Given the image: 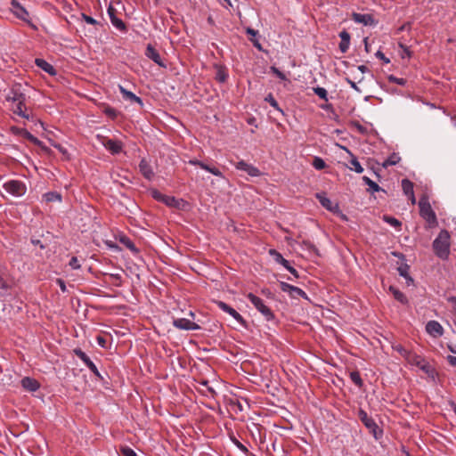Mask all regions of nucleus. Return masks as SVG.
<instances>
[{
  "instance_id": "1",
  "label": "nucleus",
  "mask_w": 456,
  "mask_h": 456,
  "mask_svg": "<svg viewBox=\"0 0 456 456\" xmlns=\"http://www.w3.org/2000/svg\"><path fill=\"white\" fill-rule=\"evenodd\" d=\"M26 94L21 84L12 85L5 94V102L9 110L15 115L27 120L33 119L30 110L26 105Z\"/></svg>"
},
{
  "instance_id": "2",
  "label": "nucleus",
  "mask_w": 456,
  "mask_h": 456,
  "mask_svg": "<svg viewBox=\"0 0 456 456\" xmlns=\"http://www.w3.org/2000/svg\"><path fill=\"white\" fill-rule=\"evenodd\" d=\"M450 233L446 230H442L433 241V250L437 257L447 260L450 256Z\"/></svg>"
},
{
  "instance_id": "3",
  "label": "nucleus",
  "mask_w": 456,
  "mask_h": 456,
  "mask_svg": "<svg viewBox=\"0 0 456 456\" xmlns=\"http://www.w3.org/2000/svg\"><path fill=\"white\" fill-rule=\"evenodd\" d=\"M406 362L412 365L418 367L423 372H425L428 377L435 378L436 371L435 369L429 364V362L423 358L421 355L417 354L416 353L411 352Z\"/></svg>"
},
{
  "instance_id": "4",
  "label": "nucleus",
  "mask_w": 456,
  "mask_h": 456,
  "mask_svg": "<svg viewBox=\"0 0 456 456\" xmlns=\"http://www.w3.org/2000/svg\"><path fill=\"white\" fill-rule=\"evenodd\" d=\"M3 188L13 197H21L27 191L25 183L19 180H9L3 184Z\"/></svg>"
},
{
  "instance_id": "5",
  "label": "nucleus",
  "mask_w": 456,
  "mask_h": 456,
  "mask_svg": "<svg viewBox=\"0 0 456 456\" xmlns=\"http://www.w3.org/2000/svg\"><path fill=\"white\" fill-rule=\"evenodd\" d=\"M247 298L265 316L267 321H270L273 318L272 310L267 305H265L262 298L258 297L253 293H248L247 295Z\"/></svg>"
},
{
  "instance_id": "6",
  "label": "nucleus",
  "mask_w": 456,
  "mask_h": 456,
  "mask_svg": "<svg viewBox=\"0 0 456 456\" xmlns=\"http://www.w3.org/2000/svg\"><path fill=\"white\" fill-rule=\"evenodd\" d=\"M420 216L430 224L436 223V216L433 211L428 200L425 198L419 200V202Z\"/></svg>"
},
{
  "instance_id": "7",
  "label": "nucleus",
  "mask_w": 456,
  "mask_h": 456,
  "mask_svg": "<svg viewBox=\"0 0 456 456\" xmlns=\"http://www.w3.org/2000/svg\"><path fill=\"white\" fill-rule=\"evenodd\" d=\"M358 418L363 423V425L374 435V436L377 437V430L379 429V427L375 420L370 417L368 413L362 409L359 410Z\"/></svg>"
},
{
  "instance_id": "8",
  "label": "nucleus",
  "mask_w": 456,
  "mask_h": 456,
  "mask_svg": "<svg viewBox=\"0 0 456 456\" xmlns=\"http://www.w3.org/2000/svg\"><path fill=\"white\" fill-rule=\"evenodd\" d=\"M11 12L13 15L26 22H29V14L28 11L16 0H11Z\"/></svg>"
},
{
  "instance_id": "9",
  "label": "nucleus",
  "mask_w": 456,
  "mask_h": 456,
  "mask_svg": "<svg viewBox=\"0 0 456 456\" xmlns=\"http://www.w3.org/2000/svg\"><path fill=\"white\" fill-rule=\"evenodd\" d=\"M173 325L176 329L183 330H198L200 329V326L199 324L186 318L174 319Z\"/></svg>"
},
{
  "instance_id": "10",
  "label": "nucleus",
  "mask_w": 456,
  "mask_h": 456,
  "mask_svg": "<svg viewBox=\"0 0 456 456\" xmlns=\"http://www.w3.org/2000/svg\"><path fill=\"white\" fill-rule=\"evenodd\" d=\"M426 331L435 338L444 335V328L437 321H429L426 324Z\"/></svg>"
},
{
  "instance_id": "11",
  "label": "nucleus",
  "mask_w": 456,
  "mask_h": 456,
  "mask_svg": "<svg viewBox=\"0 0 456 456\" xmlns=\"http://www.w3.org/2000/svg\"><path fill=\"white\" fill-rule=\"evenodd\" d=\"M235 167L238 170L246 172L251 177H256L261 175V172L257 167H254L251 164L245 162L244 160H240V161L237 162L235 164Z\"/></svg>"
},
{
  "instance_id": "12",
  "label": "nucleus",
  "mask_w": 456,
  "mask_h": 456,
  "mask_svg": "<svg viewBox=\"0 0 456 456\" xmlns=\"http://www.w3.org/2000/svg\"><path fill=\"white\" fill-rule=\"evenodd\" d=\"M74 353L94 375L98 377L100 376V372L96 365L91 361L86 353H84L81 349H75Z\"/></svg>"
},
{
  "instance_id": "13",
  "label": "nucleus",
  "mask_w": 456,
  "mask_h": 456,
  "mask_svg": "<svg viewBox=\"0 0 456 456\" xmlns=\"http://www.w3.org/2000/svg\"><path fill=\"white\" fill-rule=\"evenodd\" d=\"M352 19L354 22L364 26H374L376 24L373 16L368 13L354 12L352 14Z\"/></svg>"
},
{
  "instance_id": "14",
  "label": "nucleus",
  "mask_w": 456,
  "mask_h": 456,
  "mask_svg": "<svg viewBox=\"0 0 456 456\" xmlns=\"http://www.w3.org/2000/svg\"><path fill=\"white\" fill-rule=\"evenodd\" d=\"M316 198L319 200L321 205L325 208L327 210L332 213H338L339 207L338 203L332 202L329 198L325 196L323 193H317Z\"/></svg>"
},
{
  "instance_id": "15",
  "label": "nucleus",
  "mask_w": 456,
  "mask_h": 456,
  "mask_svg": "<svg viewBox=\"0 0 456 456\" xmlns=\"http://www.w3.org/2000/svg\"><path fill=\"white\" fill-rule=\"evenodd\" d=\"M188 163L190 165H192V166H198L200 167V168L211 173L212 175H216V176H218V177H221V178H224V175L223 173L216 167H211L200 160H198V159H190L188 161Z\"/></svg>"
},
{
  "instance_id": "16",
  "label": "nucleus",
  "mask_w": 456,
  "mask_h": 456,
  "mask_svg": "<svg viewBox=\"0 0 456 456\" xmlns=\"http://www.w3.org/2000/svg\"><path fill=\"white\" fill-rule=\"evenodd\" d=\"M217 305H218V307L222 311H224V312L227 313L228 314H230L239 323H240V324H244L245 323L243 317L235 309L231 307L226 303H224L223 301H219V302H217Z\"/></svg>"
},
{
  "instance_id": "17",
  "label": "nucleus",
  "mask_w": 456,
  "mask_h": 456,
  "mask_svg": "<svg viewBox=\"0 0 456 456\" xmlns=\"http://www.w3.org/2000/svg\"><path fill=\"white\" fill-rule=\"evenodd\" d=\"M102 144L112 154H118L122 151V143L118 140L105 139Z\"/></svg>"
},
{
  "instance_id": "18",
  "label": "nucleus",
  "mask_w": 456,
  "mask_h": 456,
  "mask_svg": "<svg viewBox=\"0 0 456 456\" xmlns=\"http://www.w3.org/2000/svg\"><path fill=\"white\" fill-rule=\"evenodd\" d=\"M139 170L141 174L143 175L144 178L151 181L154 177V172L151 167V165L148 163V161L144 159H142L139 163Z\"/></svg>"
},
{
  "instance_id": "19",
  "label": "nucleus",
  "mask_w": 456,
  "mask_h": 456,
  "mask_svg": "<svg viewBox=\"0 0 456 456\" xmlns=\"http://www.w3.org/2000/svg\"><path fill=\"white\" fill-rule=\"evenodd\" d=\"M118 89H119V92L121 93L123 98L126 100V101H129L131 102H136L138 103L140 106H142L143 103H142V100L136 96L134 93L126 90L125 87H123L122 86H118Z\"/></svg>"
},
{
  "instance_id": "20",
  "label": "nucleus",
  "mask_w": 456,
  "mask_h": 456,
  "mask_svg": "<svg viewBox=\"0 0 456 456\" xmlns=\"http://www.w3.org/2000/svg\"><path fill=\"white\" fill-rule=\"evenodd\" d=\"M145 55L152 60L156 64L163 67L164 64L162 63L161 58L158 51L151 45H148L145 51Z\"/></svg>"
},
{
  "instance_id": "21",
  "label": "nucleus",
  "mask_w": 456,
  "mask_h": 456,
  "mask_svg": "<svg viewBox=\"0 0 456 456\" xmlns=\"http://www.w3.org/2000/svg\"><path fill=\"white\" fill-rule=\"evenodd\" d=\"M339 37H340L341 41L339 43L338 47H339V50L341 51V53H345L349 49L351 37H350V34L346 30H342L339 33Z\"/></svg>"
},
{
  "instance_id": "22",
  "label": "nucleus",
  "mask_w": 456,
  "mask_h": 456,
  "mask_svg": "<svg viewBox=\"0 0 456 456\" xmlns=\"http://www.w3.org/2000/svg\"><path fill=\"white\" fill-rule=\"evenodd\" d=\"M402 187L404 194L409 197L412 204H415L416 199L413 192V183L408 179H403Z\"/></svg>"
},
{
  "instance_id": "23",
  "label": "nucleus",
  "mask_w": 456,
  "mask_h": 456,
  "mask_svg": "<svg viewBox=\"0 0 456 456\" xmlns=\"http://www.w3.org/2000/svg\"><path fill=\"white\" fill-rule=\"evenodd\" d=\"M21 386L24 389L30 392L37 391L40 387L39 383L36 379L29 377H25L21 379Z\"/></svg>"
},
{
  "instance_id": "24",
  "label": "nucleus",
  "mask_w": 456,
  "mask_h": 456,
  "mask_svg": "<svg viewBox=\"0 0 456 456\" xmlns=\"http://www.w3.org/2000/svg\"><path fill=\"white\" fill-rule=\"evenodd\" d=\"M35 63L37 64V67H39L41 69H43L46 73H48L50 75L56 74L55 69L53 67V65H51L45 60L38 58V59H36Z\"/></svg>"
},
{
  "instance_id": "25",
  "label": "nucleus",
  "mask_w": 456,
  "mask_h": 456,
  "mask_svg": "<svg viewBox=\"0 0 456 456\" xmlns=\"http://www.w3.org/2000/svg\"><path fill=\"white\" fill-rule=\"evenodd\" d=\"M346 151L352 156V159L350 160V167H349V168L351 170L355 171L358 174L362 173L363 172V168H362L361 163L358 161V159L354 156H353V154L348 150H346Z\"/></svg>"
},
{
  "instance_id": "26",
  "label": "nucleus",
  "mask_w": 456,
  "mask_h": 456,
  "mask_svg": "<svg viewBox=\"0 0 456 456\" xmlns=\"http://www.w3.org/2000/svg\"><path fill=\"white\" fill-rule=\"evenodd\" d=\"M269 254L273 257L274 261L281 264V265H283L284 267H286L289 262L288 260H286L282 256L281 254H280L278 251H276L275 249H270L269 250Z\"/></svg>"
},
{
  "instance_id": "27",
  "label": "nucleus",
  "mask_w": 456,
  "mask_h": 456,
  "mask_svg": "<svg viewBox=\"0 0 456 456\" xmlns=\"http://www.w3.org/2000/svg\"><path fill=\"white\" fill-rule=\"evenodd\" d=\"M401 160L400 156L397 153L391 154L382 164L383 167L387 168L390 166H395Z\"/></svg>"
},
{
  "instance_id": "28",
  "label": "nucleus",
  "mask_w": 456,
  "mask_h": 456,
  "mask_svg": "<svg viewBox=\"0 0 456 456\" xmlns=\"http://www.w3.org/2000/svg\"><path fill=\"white\" fill-rule=\"evenodd\" d=\"M46 202L61 201V195L56 191H49L43 195Z\"/></svg>"
},
{
  "instance_id": "29",
  "label": "nucleus",
  "mask_w": 456,
  "mask_h": 456,
  "mask_svg": "<svg viewBox=\"0 0 456 456\" xmlns=\"http://www.w3.org/2000/svg\"><path fill=\"white\" fill-rule=\"evenodd\" d=\"M362 181L369 186L368 190L371 192L379 191L381 190V188L379 186V184L377 183H375L374 181H372L368 176H363Z\"/></svg>"
},
{
  "instance_id": "30",
  "label": "nucleus",
  "mask_w": 456,
  "mask_h": 456,
  "mask_svg": "<svg viewBox=\"0 0 456 456\" xmlns=\"http://www.w3.org/2000/svg\"><path fill=\"white\" fill-rule=\"evenodd\" d=\"M390 291L393 293L395 298L401 302L402 304H406L407 303V298L405 297V295L399 291L398 289L393 288V287H390Z\"/></svg>"
},
{
  "instance_id": "31",
  "label": "nucleus",
  "mask_w": 456,
  "mask_h": 456,
  "mask_svg": "<svg viewBox=\"0 0 456 456\" xmlns=\"http://www.w3.org/2000/svg\"><path fill=\"white\" fill-rule=\"evenodd\" d=\"M399 274L405 278L408 286L413 283L412 278L408 274V266H401L398 268Z\"/></svg>"
},
{
  "instance_id": "32",
  "label": "nucleus",
  "mask_w": 456,
  "mask_h": 456,
  "mask_svg": "<svg viewBox=\"0 0 456 456\" xmlns=\"http://www.w3.org/2000/svg\"><path fill=\"white\" fill-rule=\"evenodd\" d=\"M110 22L117 29H118L120 31L126 30V24L121 19H119L118 17H112V20H110Z\"/></svg>"
},
{
  "instance_id": "33",
  "label": "nucleus",
  "mask_w": 456,
  "mask_h": 456,
  "mask_svg": "<svg viewBox=\"0 0 456 456\" xmlns=\"http://www.w3.org/2000/svg\"><path fill=\"white\" fill-rule=\"evenodd\" d=\"M289 296L292 297H304L307 298L306 293L301 289L300 288H297L296 286H292V289L290 290Z\"/></svg>"
},
{
  "instance_id": "34",
  "label": "nucleus",
  "mask_w": 456,
  "mask_h": 456,
  "mask_svg": "<svg viewBox=\"0 0 456 456\" xmlns=\"http://www.w3.org/2000/svg\"><path fill=\"white\" fill-rule=\"evenodd\" d=\"M312 165L317 170H322L326 167L324 160L320 157H314Z\"/></svg>"
},
{
  "instance_id": "35",
  "label": "nucleus",
  "mask_w": 456,
  "mask_h": 456,
  "mask_svg": "<svg viewBox=\"0 0 456 456\" xmlns=\"http://www.w3.org/2000/svg\"><path fill=\"white\" fill-rule=\"evenodd\" d=\"M314 92L316 95H318L321 99L327 101L328 100V93L327 90L323 87H314Z\"/></svg>"
},
{
  "instance_id": "36",
  "label": "nucleus",
  "mask_w": 456,
  "mask_h": 456,
  "mask_svg": "<svg viewBox=\"0 0 456 456\" xmlns=\"http://www.w3.org/2000/svg\"><path fill=\"white\" fill-rule=\"evenodd\" d=\"M168 207H177L178 200L172 196L165 195L163 201Z\"/></svg>"
},
{
  "instance_id": "37",
  "label": "nucleus",
  "mask_w": 456,
  "mask_h": 456,
  "mask_svg": "<svg viewBox=\"0 0 456 456\" xmlns=\"http://www.w3.org/2000/svg\"><path fill=\"white\" fill-rule=\"evenodd\" d=\"M395 350H396L405 360L408 359L410 354H411V351L405 349L403 346L397 345L395 347Z\"/></svg>"
},
{
  "instance_id": "38",
  "label": "nucleus",
  "mask_w": 456,
  "mask_h": 456,
  "mask_svg": "<svg viewBox=\"0 0 456 456\" xmlns=\"http://www.w3.org/2000/svg\"><path fill=\"white\" fill-rule=\"evenodd\" d=\"M383 219L386 223L389 224L390 225H392L395 228L401 226V222L395 217H392L389 216H384Z\"/></svg>"
},
{
  "instance_id": "39",
  "label": "nucleus",
  "mask_w": 456,
  "mask_h": 456,
  "mask_svg": "<svg viewBox=\"0 0 456 456\" xmlns=\"http://www.w3.org/2000/svg\"><path fill=\"white\" fill-rule=\"evenodd\" d=\"M228 77V75L226 73V71L224 69H218L217 72H216V78L217 81H219L220 83H224L226 81Z\"/></svg>"
},
{
  "instance_id": "40",
  "label": "nucleus",
  "mask_w": 456,
  "mask_h": 456,
  "mask_svg": "<svg viewBox=\"0 0 456 456\" xmlns=\"http://www.w3.org/2000/svg\"><path fill=\"white\" fill-rule=\"evenodd\" d=\"M350 379L358 387H361L362 385V380L361 379V376L359 372L353 371L350 373Z\"/></svg>"
},
{
  "instance_id": "41",
  "label": "nucleus",
  "mask_w": 456,
  "mask_h": 456,
  "mask_svg": "<svg viewBox=\"0 0 456 456\" xmlns=\"http://www.w3.org/2000/svg\"><path fill=\"white\" fill-rule=\"evenodd\" d=\"M120 452L123 456H138L137 453L128 446H121Z\"/></svg>"
},
{
  "instance_id": "42",
  "label": "nucleus",
  "mask_w": 456,
  "mask_h": 456,
  "mask_svg": "<svg viewBox=\"0 0 456 456\" xmlns=\"http://www.w3.org/2000/svg\"><path fill=\"white\" fill-rule=\"evenodd\" d=\"M388 79L390 82L395 83L399 86H404L406 84V79L402 78V77H396L395 76H390L388 77Z\"/></svg>"
},
{
  "instance_id": "43",
  "label": "nucleus",
  "mask_w": 456,
  "mask_h": 456,
  "mask_svg": "<svg viewBox=\"0 0 456 456\" xmlns=\"http://www.w3.org/2000/svg\"><path fill=\"white\" fill-rule=\"evenodd\" d=\"M271 71L274 75H276L280 79L287 80L286 75L283 72H281L279 69H277L276 67H274V66L271 67Z\"/></svg>"
},
{
  "instance_id": "44",
  "label": "nucleus",
  "mask_w": 456,
  "mask_h": 456,
  "mask_svg": "<svg viewBox=\"0 0 456 456\" xmlns=\"http://www.w3.org/2000/svg\"><path fill=\"white\" fill-rule=\"evenodd\" d=\"M69 265L74 270L79 269L80 264H79L77 257L72 256L69 262Z\"/></svg>"
},
{
  "instance_id": "45",
  "label": "nucleus",
  "mask_w": 456,
  "mask_h": 456,
  "mask_svg": "<svg viewBox=\"0 0 456 456\" xmlns=\"http://www.w3.org/2000/svg\"><path fill=\"white\" fill-rule=\"evenodd\" d=\"M292 286L293 285H290L287 282H284V281H281L280 282V288L283 291V292H286L288 294L290 293V290L292 289Z\"/></svg>"
},
{
  "instance_id": "46",
  "label": "nucleus",
  "mask_w": 456,
  "mask_h": 456,
  "mask_svg": "<svg viewBox=\"0 0 456 456\" xmlns=\"http://www.w3.org/2000/svg\"><path fill=\"white\" fill-rule=\"evenodd\" d=\"M82 19L88 24H91V25H96L98 24V21L94 19L93 17L91 16H88L85 13H82Z\"/></svg>"
},
{
  "instance_id": "47",
  "label": "nucleus",
  "mask_w": 456,
  "mask_h": 456,
  "mask_svg": "<svg viewBox=\"0 0 456 456\" xmlns=\"http://www.w3.org/2000/svg\"><path fill=\"white\" fill-rule=\"evenodd\" d=\"M265 101L268 102L273 108L280 110L277 101L271 94L265 97Z\"/></svg>"
},
{
  "instance_id": "48",
  "label": "nucleus",
  "mask_w": 456,
  "mask_h": 456,
  "mask_svg": "<svg viewBox=\"0 0 456 456\" xmlns=\"http://www.w3.org/2000/svg\"><path fill=\"white\" fill-rule=\"evenodd\" d=\"M151 195H152V197H153L156 200H158V201H161V202L163 201L164 197H165V195H164V194H162L161 192H159V191H157V190L152 191H151Z\"/></svg>"
},
{
  "instance_id": "49",
  "label": "nucleus",
  "mask_w": 456,
  "mask_h": 456,
  "mask_svg": "<svg viewBox=\"0 0 456 456\" xmlns=\"http://www.w3.org/2000/svg\"><path fill=\"white\" fill-rule=\"evenodd\" d=\"M56 283L59 285L61 290L62 292H66L67 291V287H66V284H65V281L61 279H57L56 280Z\"/></svg>"
},
{
  "instance_id": "50",
  "label": "nucleus",
  "mask_w": 456,
  "mask_h": 456,
  "mask_svg": "<svg viewBox=\"0 0 456 456\" xmlns=\"http://www.w3.org/2000/svg\"><path fill=\"white\" fill-rule=\"evenodd\" d=\"M375 55H376L377 58L382 60L385 63H388L390 61L389 59H387L385 56V54L382 52H380V51H378Z\"/></svg>"
},
{
  "instance_id": "51",
  "label": "nucleus",
  "mask_w": 456,
  "mask_h": 456,
  "mask_svg": "<svg viewBox=\"0 0 456 456\" xmlns=\"http://www.w3.org/2000/svg\"><path fill=\"white\" fill-rule=\"evenodd\" d=\"M294 277L297 278L298 273L297 271L292 267L289 264L285 267Z\"/></svg>"
},
{
  "instance_id": "52",
  "label": "nucleus",
  "mask_w": 456,
  "mask_h": 456,
  "mask_svg": "<svg viewBox=\"0 0 456 456\" xmlns=\"http://www.w3.org/2000/svg\"><path fill=\"white\" fill-rule=\"evenodd\" d=\"M105 113L113 118L116 117V110L113 108H107Z\"/></svg>"
},
{
  "instance_id": "53",
  "label": "nucleus",
  "mask_w": 456,
  "mask_h": 456,
  "mask_svg": "<svg viewBox=\"0 0 456 456\" xmlns=\"http://www.w3.org/2000/svg\"><path fill=\"white\" fill-rule=\"evenodd\" d=\"M346 80L353 89H354L357 92H361V90L354 81H352L350 78H346Z\"/></svg>"
},
{
  "instance_id": "54",
  "label": "nucleus",
  "mask_w": 456,
  "mask_h": 456,
  "mask_svg": "<svg viewBox=\"0 0 456 456\" xmlns=\"http://www.w3.org/2000/svg\"><path fill=\"white\" fill-rule=\"evenodd\" d=\"M447 361L452 366L456 367V356L448 355Z\"/></svg>"
},
{
  "instance_id": "55",
  "label": "nucleus",
  "mask_w": 456,
  "mask_h": 456,
  "mask_svg": "<svg viewBox=\"0 0 456 456\" xmlns=\"http://www.w3.org/2000/svg\"><path fill=\"white\" fill-rule=\"evenodd\" d=\"M108 14L110 16V20H112V17H117L115 15V9L112 6H110L108 8Z\"/></svg>"
},
{
  "instance_id": "56",
  "label": "nucleus",
  "mask_w": 456,
  "mask_h": 456,
  "mask_svg": "<svg viewBox=\"0 0 456 456\" xmlns=\"http://www.w3.org/2000/svg\"><path fill=\"white\" fill-rule=\"evenodd\" d=\"M358 69L362 72V73H365V72H368L369 71V69L367 66L365 65H360L358 66Z\"/></svg>"
},
{
  "instance_id": "57",
  "label": "nucleus",
  "mask_w": 456,
  "mask_h": 456,
  "mask_svg": "<svg viewBox=\"0 0 456 456\" xmlns=\"http://www.w3.org/2000/svg\"><path fill=\"white\" fill-rule=\"evenodd\" d=\"M247 33H248V35L256 36V35L257 34V31H256V30H255V29H253V28H248L247 29Z\"/></svg>"
},
{
  "instance_id": "58",
  "label": "nucleus",
  "mask_w": 456,
  "mask_h": 456,
  "mask_svg": "<svg viewBox=\"0 0 456 456\" xmlns=\"http://www.w3.org/2000/svg\"><path fill=\"white\" fill-rule=\"evenodd\" d=\"M97 341H98V344L102 346H104V344H105V339L102 337H98L97 338Z\"/></svg>"
},
{
  "instance_id": "59",
  "label": "nucleus",
  "mask_w": 456,
  "mask_h": 456,
  "mask_svg": "<svg viewBox=\"0 0 456 456\" xmlns=\"http://www.w3.org/2000/svg\"><path fill=\"white\" fill-rule=\"evenodd\" d=\"M126 247L129 248L130 249L134 250V245L130 241L128 240L126 243Z\"/></svg>"
},
{
  "instance_id": "60",
  "label": "nucleus",
  "mask_w": 456,
  "mask_h": 456,
  "mask_svg": "<svg viewBox=\"0 0 456 456\" xmlns=\"http://www.w3.org/2000/svg\"><path fill=\"white\" fill-rule=\"evenodd\" d=\"M364 45H365V50L366 52H369V46H368V42H367V38H364Z\"/></svg>"
},
{
  "instance_id": "61",
  "label": "nucleus",
  "mask_w": 456,
  "mask_h": 456,
  "mask_svg": "<svg viewBox=\"0 0 456 456\" xmlns=\"http://www.w3.org/2000/svg\"><path fill=\"white\" fill-rule=\"evenodd\" d=\"M254 45H255L256 48H258V49H261V48H262V47H261V45H260L258 42H256V43L254 44Z\"/></svg>"
},
{
  "instance_id": "62",
  "label": "nucleus",
  "mask_w": 456,
  "mask_h": 456,
  "mask_svg": "<svg viewBox=\"0 0 456 456\" xmlns=\"http://www.w3.org/2000/svg\"><path fill=\"white\" fill-rule=\"evenodd\" d=\"M228 6H232L231 0H224Z\"/></svg>"
},
{
  "instance_id": "63",
  "label": "nucleus",
  "mask_w": 456,
  "mask_h": 456,
  "mask_svg": "<svg viewBox=\"0 0 456 456\" xmlns=\"http://www.w3.org/2000/svg\"><path fill=\"white\" fill-rule=\"evenodd\" d=\"M452 119L454 123V126H456V116L452 117Z\"/></svg>"
},
{
  "instance_id": "64",
  "label": "nucleus",
  "mask_w": 456,
  "mask_h": 456,
  "mask_svg": "<svg viewBox=\"0 0 456 456\" xmlns=\"http://www.w3.org/2000/svg\"><path fill=\"white\" fill-rule=\"evenodd\" d=\"M189 315H190V316H191V317L193 318V317H194V313L191 311V312L189 313Z\"/></svg>"
}]
</instances>
